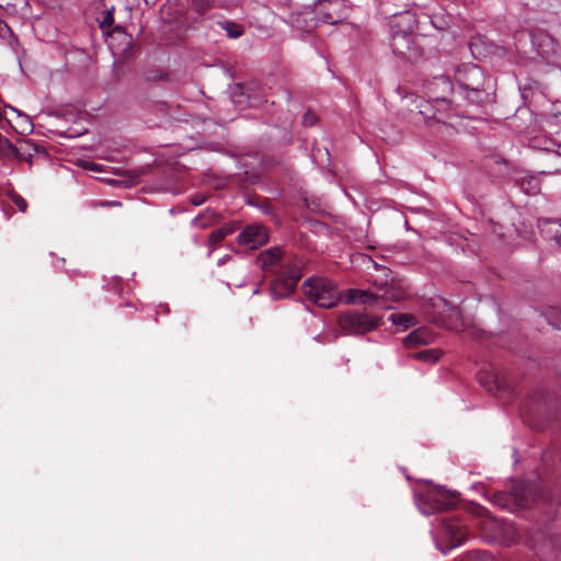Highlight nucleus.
I'll use <instances>...</instances> for the list:
<instances>
[{
    "label": "nucleus",
    "instance_id": "nucleus-14",
    "mask_svg": "<svg viewBox=\"0 0 561 561\" xmlns=\"http://www.w3.org/2000/svg\"><path fill=\"white\" fill-rule=\"evenodd\" d=\"M35 153H42L46 156L47 151L44 147L34 144L30 139H20L15 144L13 159H16L19 161H27L30 165H32V159Z\"/></svg>",
    "mask_w": 561,
    "mask_h": 561
},
{
    "label": "nucleus",
    "instance_id": "nucleus-17",
    "mask_svg": "<svg viewBox=\"0 0 561 561\" xmlns=\"http://www.w3.org/2000/svg\"><path fill=\"white\" fill-rule=\"evenodd\" d=\"M379 289L382 291L379 294V299L386 301H399L404 295L405 290L401 284L396 283L393 279L389 283L385 280V283H380Z\"/></svg>",
    "mask_w": 561,
    "mask_h": 561
},
{
    "label": "nucleus",
    "instance_id": "nucleus-6",
    "mask_svg": "<svg viewBox=\"0 0 561 561\" xmlns=\"http://www.w3.org/2000/svg\"><path fill=\"white\" fill-rule=\"evenodd\" d=\"M304 8H313L319 19L328 24H335L344 18L343 0H296Z\"/></svg>",
    "mask_w": 561,
    "mask_h": 561
},
{
    "label": "nucleus",
    "instance_id": "nucleus-11",
    "mask_svg": "<svg viewBox=\"0 0 561 561\" xmlns=\"http://www.w3.org/2000/svg\"><path fill=\"white\" fill-rule=\"evenodd\" d=\"M267 240V229L259 224L247 226L238 236L239 243L250 250L265 244Z\"/></svg>",
    "mask_w": 561,
    "mask_h": 561
},
{
    "label": "nucleus",
    "instance_id": "nucleus-3",
    "mask_svg": "<svg viewBox=\"0 0 561 561\" xmlns=\"http://www.w3.org/2000/svg\"><path fill=\"white\" fill-rule=\"evenodd\" d=\"M451 92L453 85L445 76H438L427 81L425 84V93L428 100L419 105V113L426 121L444 122L453 114V107L448 101V96Z\"/></svg>",
    "mask_w": 561,
    "mask_h": 561
},
{
    "label": "nucleus",
    "instance_id": "nucleus-34",
    "mask_svg": "<svg viewBox=\"0 0 561 561\" xmlns=\"http://www.w3.org/2000/svg\"><path fill=\"white\" fill-rule=\"evenodd\" d=\"M546 150L554 151L558 156L561 157V144L552 142L551 147H547Z\"/></svg>",
    "mask_w": 561,
    "mask_h": 561
},
{
    "label": "nucleus",
    "instance_id": "nucleus-37",
    "mask_svg": "<svg viewBox=\"0 0 561 561\" xmlns=\"http://www.w3.org/2000/svg\"><path fill=\"white\" fill-rule=\"evenodd\" d=\"M8 108H10L11 111L15 112L19 116H22L24 117L27 122H28V117L24 114H22L19 110H16L15 107L13 106H8Z\"/></svg>",
    "mask_w": 561,
    "mask_h": 561
},
{
    "label": "nucleus",
    "instance_id": "nucleus-2",
    "mask_svg": "<svg viewBox=\"0 0 561 561\" xmlns=\"http://www.w3.org/2000/svg\"><path fill=\"white\" fill-rule=\"evenodd\" d=\"M455 79L458 84V93L469 103L482 105L492 101L491 80L484 71L474 64H465L457 67Z\"/></svg>",
    "mask_w": 561,
    "mask_h": 561
},
{
    "label": "nucleus",
    "instance_id": "nucleus-13",
    "mask_svg": "<svg viewBox=\"0 0 561 561\" xmlns=\"http://www.w3.org/2000/svg\"><path fill=\"white\" fill-rule=\"evenodd\" d=\"M416 25L417 20L415 18V14L410 11L393 14L390 21L391 33H403L413 35Z\"/></svg>",
    "mask_w": 561,
    "mask_h": 561
},
{
    "label": "nucleus",
    "instance_id": "nucleus-25",
    "mask_svg": "<svg viewBox=\"0 0 561 561\" xmlns=\"http://www.w3.org/2000/svg\"><path fill=\"white\" fill-rule=\"evenodd\" d=\"M432 25L437 30H444L448 26V22L444 15L430 16Z\"/></svg>",
    "mask_w": 561,
    "mask_h": 561
},
{
    "label": "nucleus",
    "instance_id": "nucleus-41",
    "mask_svg": "<svg viewBox=\"0 0 561 561\" xmlns=\"http://www.w3.org/2000/svg\"><path fill=\"white\" fill-rule=\"evenodd\" d=\"M199 202H198V198H195V205H198Z\"/></svg>",
    "mask_w": 561,
    "mask_h": 561
},
{
    "label": "nucleus",
    "instance_id": "nucleus-28",
    "mask_svg": "<svg viewBox=\"0 0 561 561\" xmlns=\"http://www.w3.org/2000/svg\"><path fill=\"white\" fill-rule=\"evenodd\" d=\"M210 2L211 0H194L193 8L197 13L203 14L210 7Z\"/></svg>",
    "mask_w": 561,
    "mask_h": 561
},
{
    "label": "nucleus",
    "instance_id": "nucleus-9",
    "mask_svg": "<svg viewBox=\"0 0 561 561\" xmlns=\"http://www.w3.org/2000/svg\"><path fill=\"white\" fill-rule=\"evenodd\" d=\"M526 543L538 558L543 560L553 557L559 549V539L543 531L529 535Z\"/></svg>",
    "mask_w": 561,
    "mask_h": 561
},
{
    "label": "nucleus",
    "instance_id": "nucleus-27",
    "mask_svg": "<svg viewBox=\"0 0 561 561\" xmlns=\"http://www.w3.org/2000/svg\"><path fill=\"white\" fill-rule=\"evenodd\" d=\"M470 557L472 558V561H495L493 556L490 554L486 551H473Z\"/></svg>",
    "mask_w": 561,
    "mask_h": 561
},
{
    "label": "nucleus",
    "instance_id": "nucleus-16",
    "mask_svg": "<svg viewBox=\"0 0 561 561\" xmlns=\"http://www.w3.org/2000/svg\"><path fill=\"white\" fill-rule=\"evenodd\" d=\"M434 333L427 328H419L412 331L403 340L407 347H415L419 345H426L434 341Z\"/></svg>",
    "mask_w": 561,
    "mask_h": 561
},
{
    "label": "nucleus",
    "instance_id": "nucleus-1",
    "mask_svg": "<svg viewBox=\"0 0 561 561\" xmlns=\"http://www.w3.org/2000/svg\"><path fill=\"white\" fill-rule=\"evenodd\" d=\"M257 261L260 266L265 271L279 265L270 287L271 295L274 299L288 297L302 277V260L296 256H284L279 248L265 250L260 253Z\"/></svg>",
    "mask_w": 561,
    "mask_h": 561
},
{
    "label": "nucleus",
    "instance_id": "nucleus-21",
    "mask_svg": "<svg viewBox=\"0 0 561 561\" xmlns=\"http://www.w3.org/2000/svg\"><path fill=\"white\" fill-rule=\"evenodd\" d=\"M217 24L226 32L227 36L237 39L244 34V26L230 20H220Z\"/></svg>",
    "mask_w": 561,
    "mask_h": 561
},
{
    "label": "nucleus",
    "instance_id": "nucleus-36",
    "mask_svg": "<svg viewBox=\"0 0 561 561\" xmlns=\"http://www.w3.org/2000/svg\"><path fill=\"white\" fill-rule=\"evenodd\" d=\"M81 165L85 169H90V170H94V171L100 170V165L94 162H82Z\"/></svg>",
    "mask_w": 561,
    "mask_h": 561
},
{
    "label": "nucleus",
    "instance_id": "nucleus-32",
    "mask_svg": "<svg viewBox=\"0 0 561 561\" xmlns=\"http://www.w3.org/2000/svg\"><path fill=\"white\" fill-rule=\"evenodd\" d=\"M490 378L492 379V381L490 383H486L485 381H483L481 377H480V380L488 388L489 391H493L500 387V382H499L497 377L490 376Z\"/></svg>",
    "mask_w": 561,
    "mask_h": 561
},
{
    "label": "nucleus",
    "instance_id": "nucleus-20",
    "mask_svg": "<svg viewBox=\"0 0 561 561\" xmlns=\"http://www.w3.org/2000/svg\"><path fill=\"white\" fill-rule=\"evenodd\" d=\"M234 229L233 225L228 224L210 232L208 237V245L210 248L208 256H210L217 244H219L228 234L232 233Z\"/></svg>",
    "mask_w": 561,
    "mask_h": 561
},
{
    "label": "nucleus",
    "instance_id": "nucleus-19",
    "mask_svg": "<svg viewBox=\"0 0 561 561\" xmlns=\"http://www.w3.org/2000/svg\"><path fill=\"white\" fill-rule=\"evenodd\" d=\"M346 300L350 304L373 305L378 302L380 299L379 294H374L362 289H350L347 291Z\"/></svg>",
    "mask_w": 561,
    "mask_h": 561
},
{
    "label": "nucleus",
    "instance_id": "nucleus-35",
    "mask_svg": "<svg viewBox=\"0 0 561 561\" xmlns=\"http://www.w3.org/2000/svg\"><path fill=\"white\" fill-rule=\"evenodd\" d=\"M192 225L197 228H205L207 226L206 222H204V219L201 217H196L193 219Z\"/></svg>",
    "mask_w": 561,
    "mask_h": 561
},
{
    "label": "nucleus",
    "instance_id": "nucleus-23",
    "mask_svg": "<svg viewBox=\"0 0 561 561\" xmlns=\"http://www.w3.org/2000/svg\"><path fill=\"white\" fill-rule=\"evenodd\" d=\"M442 356V352L438 348H428L417 352L413 357L417 360H422L428 364H435Z\"/></svg>",
    "mask_w": 561,
    "mask_h": 561
},
{
    "label": "nucleus",
    "instance_id": "nucleus-40",
    "mask_svg": "<svg viewBox=\"0 0 561 561\" xmlns=\"http://www.w3.org/2000/svg\"><path fill=\"white\" fill-rule=\"evenodd\" d=\"M199 202H198V198H195V205H198Z\"/></svg>",
    "mask_w": 561,
    "mask_h": 561
},
{
    "label": "nucleus",
    "instance_id": "nucleus-22",
    "mask_svg": "<svg viewBox=\"0 0 561 561\" xmlns=\"http://www.w3.org/2000/svg\"><path fill=\"white\" fill-rule=\"evenodd\" d=\"M389 320L392 322V324L402 327L403 330H407L417 323L415 318L408 313H392L389 317Z\"/></svg>",
    "mask_w": 561,
    "mask_h": 561
},
{
    "label": "nucleus",
    "instance_id": "nucleus-18",
    "mask_svg": "<svg viewBox=\"0 0 561 561\" xmlns=\"http://www.w3.org/2000/svg\"><path fill=\"white\" fill-rule=\"evenodd\" d=\"M443 302H444V312H446V317L443 318L442 320H439V324L449 330H456V331L459 330L460 327L462 325L461 313H460L459 308L456 306H451V305L447 304L446 301H443Z\"/></svg>",
    "mask_w": 561,
    "mask_h": 561
},
{
    "label": "nucleus",
    "instance_id": "nucleus-38",
    "mask_svg": "<svg viewBox=\"0 0 561 561\" xmlns=\"http://www.w3.org/2000/svg\"><path fill=\"white\" fill-rule=\"evenodd\" d=\"M106 205L115 206V205H121V203H118V202H108V203H106Z\"/></svg>",
    "mask_w": 561,
    "mask_h": 561
},
{
    "label": "nucleus",
    "instance_id": "nucleus-10",
    "mask_svg": "<svg viewBox=\"0 0 561 561\" xmlns=\"http://www.w3.org/2000/svg\"><path fill=\"white\" fill-rule=\"evenodd\" d=\"M390 45L394 55L408 60H413L421 56V50L416 46L413 35L391 33Z\"/></svg>",
    "mask_w": 561,
    "mask_h": 561
},
{
    "label": "nucleus",
    "instance_id": "nucleus-29",
    "mask_svg": "<svg viewBox=\"0 0 561 561\" xmlns=\"http://www.w3.org/2000/svg\"><path fill=\"white\" fill-rule=\"evenodd\" d=\"M12 202L19 208L20 211L24 213L27 208V202L18 194L11 195Z\"/></svg>",
    "mask_w": 561,
    "mask_h": 561
},
{
    "label": "nucleus",
    "instance_id": "nucleus-26",
    "mask_svg": "<svg viewBox=\"0 0 561 561\" xmlns=\"http://www.w3.org/2000/svg\"><path fill=\"white\" fill-rule=\"evenodd\" d=\"M114 23V13H113V10H107L105 13H104V16L102 19V21L100 22V27L102 30H106L108 27H111Z\"/></svg>",
    "mask_w": 561,
    "mask_h": 561
},
{
    "label": "nucleus",
    "instance_id": "nucleus-12",
    "mask_svg": "<svg viewBox=\"0 0 561 561\" xmlns=\"http://www.w3.org/2000/svg\"><path fill=\"white\" fill-rule=\"evenodd\" d=\"M443 533L448 537L453 547L459 546L467 538L468 530L462 523L454 517L440 520Z\"/></svg>",
    "mask_w": 561,
    "mask_h": 561
},
{
    "label": "nucleus",
    "instance_id": "nucleus-31",
    "mask_svg": "<svg viewBox=\"0 0 561 561\" xmlns=\"http://www.w3.org/2000/svg\"><path fill=\"white\" fill-rule=\"evenodd\" d=\"M302 123L305 126H313L317 123V116L308 111L302 117Z\"/></svg>",
    "mask_w": 561,
    "mask_h": 561
},
{
    "label": "nucleus",
    "instance_id": "nucleus-33",
    "mask_svg": "<svg viewBox=\"0 0 561 561\" xmlns=\"http://www.w3.org/2000/svg\"><path fill=\"white\" fill-rule=\"evenodd\" d=\"M113 35H118V36H123V38L125 39L126 44L128 45L130 43V36H128L126 34V32L124 31L123 27L121 26H115L114 30H113Z\"/></svg>",
    "mask_w": 561,
    "mask_h": 561
},
{
    "label": "nucleus",
    "instance_id": "nucleus-4",
    "mask_svg": "<svg viewBox=\"0 0 561 561\" xmlns=\"http://www.w3.org/2000/svg\"><path fill=\"white\" fill-rule=\"evenodd\" d=\"M305 296L321 308H333L341 299L335 285L328 278H309L302 283Z\"/></svg>",
    "mask_w": 561,
    "mask_h": 561
},
{
    "label": "nucleus",
    "instance_id": "nucleus-8",
    "mask_svg": "<svg viewBox=\"0 0 561 561\" xmlns=\"http://www.w3.org/2000/svg\"><path fill=\"white\" fill-rule=\"evenodd\" d=\"M535 490L536 488L533 485L519 483L513 488L508 495L497 494L495 499L502 506H506L508 502H513L517 507L525 508L538 501Z\"/></svg>",
    "mask_w": 561,
    "mask_h": 561
},
{
    "label": "nucleus",
    "instance_id": "nucleus-30",
    "mask_svg": "<svg viewBox=\"0 0 561 561\" xmlns=\"http://www.w3.org/2000/svg\"><path fill=\"white\" fill-rule=\"evenodd\" d=\"M527 185V187L523 186V188L528 194H537L540 191L539 183L536 179L528 180Z\"/></svg>",
    "mask_w": 561,
    "mask_h": 561
},
{
    "label": "nucleus",
    "instance_id": "nucleus-15",
    "mask_svg": "<svg viewBox=\"0 0 561 561\" xmlns=\"http://www.w3.org/2000/svg\"><path fill=\"white\" fill-rule=\"evenodd\" d=\"M538 228L543 238L553 240L561 245V219L540 218L538 219Z\"/></svg>",
    "mask_w": 561,
    "mask_h": 561
},
{
    "label": "nucleus",
    "instance_id": "nucleus-39",
    "mask_svg": "<svg viewBox=\"0 0 561 561\" xmlns=\"http://www.w3.org/2000/svg\"><path fill=\"white\" fill-rule=\"evenodd\" d=\"M382 272H383L385 276H388V272H389V270H387V268H382Z\"/></svg>",
    "mask_w": 561,
    "mask_h": 561
},
{
    "label": "nucleus",
    "instance_id": "nucleus-24",
    "mask_svg": "<svg viewBox=\"0 0 561 561\" xmlns=\"http://www.w3.org/2000/svg\"><path fill=\"white\" fill-rule=\"evenodd\" d=\"M15 145L8 138L1 136L0 138V156L7 159H13Z\"/></svg>",
    "mask_w": 561,
    "mask_h": 561
},
{
    "label": "nucleus",
    "instance_id": "nucleus-7",
    "mask_svg": "<svg viewBox=\"0 0 561 561\" xmlns=\"http://www.w3.org/2000/svg\"><path fill=\"white\" fill-rule=\"evenodd\" d=\"M456 503L454 494L443 491L434 490L423 495L420 508L423 514L431 515L435 512L447 511Z\"/></svg>",
    "mask_w": 561,
    "mask_h": 561
},
{
    "label": "nucleus",
    "instance_id": "nucleus-5",
    "mask_svg": "<svg viewBox=\"0 0 561 561\" xmlns=\"http://www.w3.org/2000/svg\"><path fill=\"white\" fill-rule=\"evenodd\" d=\"M381 321L380 317L370 316L357 310L341 312L337 318L340 328L346 334H365L377 329Z\"/></svg>",
    "mask_w": 561,
    "mask_h": 561
}]
</instances>
